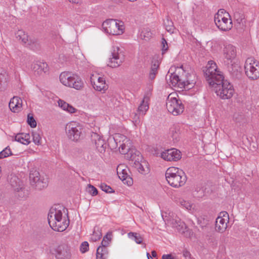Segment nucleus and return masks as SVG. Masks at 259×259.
I'll return each instance as SVG.
<instances>
[{"instance_id": "1", "label": "nucleus", "mask_w": 259, "mask_h": 259, "mask_svg": "<svg viewBox=\"0 0 259 259\" xmlns=\"http://www.w3.org/2000/svg\"><path fill=\"white\" fill-rule=\"evenodd\" d=\"M65 208L60 204L54 205L50 209L48 220L50 227L55 231L63 232L68 227L69 221L63 214Z\"/></svg>"}, {"instance_id": "17", "label": "nucleus", "mask_w": 259, "mask_h": 259, "mask_svg": "<svg viewBox=\"0 0 259 259\" xmlns=\"http://www.w3.org/2000/svg\"><path fill=\"white\" fill-rule=\"evenodd\" d=\"M128 168L123 164H119L117 167V174L119 178L128 186H131L133 183V179L128 175Z\"/></svg>"}, {"instance_id": "23", "label": "nucleus", "mask_w": 259, "mask_h": 259, "mask_svg": "<svg viewBox=\"0 0 259 259\" xmlns=\"http://www.w3.org/2000/svg\"><path fill=\"white\" fill-rule=\"evenodd\" d=\"M225 65L227 66L228 70L233 76L237 77L240 75L241 67L236 59L233 60L231 63L229 62V64H225Z\"/></svg>"}, {"instance_id": "48", "label": "nucleus", "mask_w": 259, "mask_h": 259, "mask_svg": "<svg viewBox=\"0 0 259 259\" xmlns=\"http://www.w3.org/2000/svg\"><path fill=\"white\" fill-rule=\"evenodd\" d=\"M6 72L2 68H0V89H1V84L2 81L6 78Z\"/></svg>"}, {"instance_id": "2", "label": "nucleus", "mask_w": 259, "mask_h": 259, "mask_svg": "<svg viewBox=\"0 0 259 259\" xmlns=\"http://www.w3.org/2000/svg\"><path fill=\"white\" fill-rule=\"evenodd\" d=\"M165 178L168 183L173 187H179L186 182V176L183 171L176 167H170L165 172Z\"/></svg>"}, {"instance_id": "55", "label": "nucleus", "mask_w": 259, "mask_h": 259, "mask_svg": "<svg viewBox=\"0 0 259 259\" xmlns=\"http://www.w3.org/2000/svg\"><path fill=\"white\" fill-rule=\"evenodd\" d=\"M151 254H152V255L153 256V257H156V255H157V253H156V252L154 250H153L152 252H151Z\"/></svg>"}, {"instance_id": "11", "label": "nucleus", "mask_w": 259, "mask_h": 259, "mask_svg": "<svg viewBox=\"0 0 259 259\" xmlns=\"http://www.w3.org/2000/svg\"><path fill=\"white\" fill-rule=\"evenodd\" d=\"M124 59L122 49L118 47H114L107 65L111 68L118 67L124 62Z\"/></svg>"}, {"instance_id": "8", "label": "nucleus", "mask_w": 259, "mask_h": 259, "mask_svg": "<svg viewBox=\"0 0 259 259\" xmlns=\"http://www.w3.org/2000/svg\"><path fill=\"white\" fill-rule=\"evenodd\" d=\"M204 73L206 79L209 85L214 82H220L224 77L221 72L218 70L217 64L213 61H208Z\"/></svg>"}, {"instance_id": "44", "label": "nucleus", "mask_w": 259, "mask_h": 259, "mask_svg": "<svg viewBox=\"0 0 259 259\" xmlns=\"http://www.w3.org/2000/svg\"><path fill=\"white\" fill-rule=\"evenodd\" d=\"M100 188L102 191H103L106 193H112L114 192V191L111 188V187H110L109 186H108L104 183L101 184Z\"/></svg>"}, {"instance_id": "36", "label": "nucleus", "mask_w": 259, "mask_h": 259, "mask_svg": "<svg viewBox=\"0 0 259 259\" xmlns=\"http://www.w3.org/2000/svg\"><path fill=\"white\" fill-rule=\"evenodd\" d=\"M112 234L111 232L107 233V234L104 237L103 239L101 242V245L100 246L107 248L111 242L112 239Z\"/></svg>"}, {"instance_id": "59", "label": "nucleus", "mask_w": 259, "mask_h": 259, "mask_svg": "<svg viewBox=\"0 0 259 259\" xmlns=\"http://www.w3.org/2000/svg\"><path fill=\"white\" fill-rule=\"evenodd\" d=\"M148 259H150V258H148Z\"/></svg>"}, {"instance_id": "45", "label": "nucleus", "mask_w": 259, "mask_h": 259, "mask_svg": "<svg viewBox=\"0 0 259 259\" xmlns=\"http://www.w3.org/2000/svg\"><path fill=\"white\" fill-rule=\"evenodd\" d=\"M89 249V243L87 241L82 242L80 245V250L82 253H84Z\"/></svg>"}, {"instance_id": "32", "label": "nucleus", "mask_w": 259, "mask_h": 259, "mask_svg": "<svg viewBox=\"0 0 259 259\" xmlns=\"http://www.w3.org/2000/svg\"><path fill=\"white\" fill-rule=\"evenodd\" d=\"M133 166L137 168L138 171L142 174H145L148 171L146 163L141 161H137V163L133 164Z\"/></svg>"}, {"instance_id": "31", "label": "nucleus", "mask_w": 259, "mask_h": 259, "mask_svg": "<svg viewBox=\"0 0 259 259\" xmlns=\"http://www.w3.org/2000/svg\"><path fill=\"white\" fill-rule=\"evenodd\" d=\"M58 104L63 110L67 111L69 113H73L76 111V109L75 108L63 100H59Z\"/></svg>"}, {"instance_id": "29", "label": "nucleus", "mask_w": 259, "mask_h": 259, "mask_svg": "<svg viewBox=\"0 0 259 259\" xmlns=\"http://www.w3.org/2000/svg\"><path fill=\"white\" fill-rule=\"evenodd\" d=\"M15 139L24 145H28L30 143V136L29 134H18L15 136Z\"/></svg>"}, {"instance_id": "10", "label": "nucleus", "mask_w": 259, "mask_h": 259, "mask_svg": "<svg viewBox=\"0 0 259 259\" xmlns=\"http://www.w3.org/2000/svg\"><path fill=\"white\" fill-rule=\"evenodd\" d=\"M245 72L251 79H256L259 77V66L258 62L253 58L246 59L244 65Z\"/></svg>"}, {"instance_id": "16", "label": "nucleus", "mask_w": 259, "mask_h": 259, "mask_svg": "<svg viewBox=\"0 0 259 259\" xmlns=\"http://www.w3.org/2000/svg\"><path fill=\"white\" fill-rule=\"evenodd\" d=\"M20 182L19 179L16 176L12 177L10 181L11 186L14 188L15 196L19 199H21L25 198L27 193L23 185L20 184Z\"/></svg>"}, {"instance_id": "5", "label": "nucleus", "mask_w": 259, "mask_h": 259, "mask_svg": "<svg viewBox=\"0 0 259 259\" xmlns=\"http://www.w3.org/2000/svg\"><path fill=\"white\" fill-rule=\"evenodd\" d=\"M59 78L61 82L66 87L77 90H81L83 88V81L76 74L71 72H63L60 74Z\"/></svg>"}, {"instance_id": "27", "label": "nucleus", "mask_w": 259, "mask_h": 259, "mask_svg": "<svg viewBox=\"0 0 259 259\" xmlns=\"http://www.w3.org/2000/svg\"><path fill=\"white\" fill-rule=\"evenodd\" d=\"M159 64V61L157 59L154 58L152 61L150 70L149 73V78L150 79L153 80L155 78V76L158 73Z\"/></svg>"}, {"instance_id": "4", "label": "nucleus", "mask_w": 259, "mask_h": 259, "mask_svg": "<svg viewBox=\"0 0 259 259\" xmlns=\"http://www.w3.org/2000/svg\"><path fill=\"white\" fill-rule=\"evenodd\" d=\"M210 85L213 88L217 96L223 99L231 98L234 93L233 85L227 80H224V77L220 82H214Z\"/></svg>"}, {"instance_id": "52", "label": "nucleus", "mask_w": 259, "mask_h": 259, "mask_svg": "<svg viewBox=\"0 0 259 259\" xmlns=\"http://www.w3.org/2000/svg\"><path fill=\"white\" fill-rule=\"evenodd\" d=\"M162 259H174L171 255L170 254H163L162 256Z\"/></svg>"}, {"instance_id": "15", "label": "nucleus", "mask_w": 259, "mask_h": 259, "mask_svg": "<svg viewBox=\"0 0 259 259\" xmlns=\"http://www.w3.org/2000/svg\"><path fill=\"white\" fill-rule=\"evenodd\" d=\"M169 223L173 228H176L179 233L184 234L186 237H190L192 235L191 230L188 229L185 223L181 221L179 218L176 217L175 219L170 220Z\"/></svg>"}, {"instance_id": "47", "label": "nucleus", "mask_w": 259, "mask_h": 259, "mask_svg": "<svg viewBox=\"0 0 259 259\" xmlns=\"http://www.w3.org/2000/svg\"><path fill=\"white\" fill-rule=\"evenodd\" d=\"M205 239L209 243H213L215 241V237L213 233H209L205 236Z\"/></svg>"}, {"instance_id": "43", "label": "nucleus", "mask_w": 259, "mask_h": 259, "mask_svg": "<svg viewBox=\"0 0 259 259\" xmlns=\"http://www.w3.org/2000/svg\"><path fill=\"white\" fill-rule=\"evenodd\" d=\"M27 121L30 127L34 128L36 126V122L34 119L33 117L30 115V114H29L27 115Z\"/></svg>"}, {"instance_id": "38", "label": "nucleus", "mask_w": 259, "mask_h": 259, "mask_svg": "<svg viewBox=\"0 0 259 259\" xmlns=\"http://www.w3.org/2000/svg\"><path fill=\"white\" fill-rule=\"evenodd\" d=\"M128 236L130 238L134 237V240L138 244H141L142 243L143 238L140 234L137 233L130 232L128 234Z\"/></svg>"}, {"instance_id": "21", "label": "nucleus", "mask_w": 259, "mask_h": 259, "mask_svg": "<svg viewBox=\"0 0 259 259\" xmlns=\"http://www.w3.org/2000/svg\"><path fill=\"white\" fill-rule=\"evenodd\" d=\"M118 138L123 139L122 143L119 145V151L122 154L126 155L132 148L131 146V142L123 135L116 134L114 138L115 141L116 142L118 140Z\"/></svg>"}, {"instance_id": "39", "label": "nucleus", "mask_w": 259, "mask_h": 259, "mask_svg": "<svg viewBox=\"0 0 259 259\" xmlns=\"http://www.w3.org/2000/svg\"><path fill=\"white\" fill-rule=\"evenodd\" d=\"M32 136L33 141L35 144L38 145L40 144L41 137L39 131L33 132L32 133Z\"/></svg>"}, {"instance_id": "57", "label": "nucleus", "mask_w": 259, "mask_h": 259, "mask_svg": "<svg viewBox=\"0 0 259 259\" xmlns=\"http://www.w3.org/2000/svg\"><path fill=\"white\" fill-rule=\"evenodd\" d=\"M172 26H169V29H168V28L167 27L166 28V30L168 31H171V30H172Z\"/></svg>"}, {"instance_id": "58", "label": "nucleus", "mask_w": 259, "mask_h": 259, "mask_svg": "<svg viewBox=\"0 0 259 259\" xmlns=\"http://www.w3.org/2000/svg\"><path fill=\"white\" fill-rule=\"evenodd\" d=\"M147 256L148 258H149V257H150V255L149 253H147Z\"/></svg>"}, {"instance_id": "35", "label": "nucleus", "mask_w": 259, "mask_h": 259, "mask_svg": "<svg viewBox=\"0 0 259 259\" xmlns=\"http://www.w3.org/2000/svg\"><path fill=\"white\" fill-rule=\"evenodd\" d=\"M17 38L21 40L24 44H29V36L22 30H19L17 32Z\"/></svg>"}, {"instance_id": "28", "label": "nucleus", "mask_w": 259, "mask_h": 259, "mask_svg": "<svg viewBox=\"0 0 259 259\" xmlns=\"http://www.w3.org/2000/svg\"><path fill=\"white\" fill-rule=\"evenodd\" d=\"M149 98L147 96H145L142 101L140 104L138 108V113L140 115H144L149 109Z\"/></svg>"}, {"instance_id": "42", "label": "nucleus", "mask_w": 259, "mask_h": 259, "mask_svg": "<svg viewBox=\"0 0 259 259\" xmlns=\"http://www.w3.org/2000/svg\"><path fill=\"white\" fill-rule=\"evenodd\" d=\"M87 191L92 196H96L98 194L97 189L93 185L89 184L87 187Z\"/></svg>"}, {"instance_id": "12", "label": "nucleus", "mask_w": 259, "mask_h": 259, "mask_svg": "<svg viewBox=\"0 0 259 259\" xmlns=\"http://www.w3.org/2000/svg\"><path fill=\"white\" fill-rule=\"evenodd\" d=\"M30 183L32 187L37 190H41L48 186L46 179L41 178L38 171H31L29 175Z\"/></svg>"}, {"instance_id": "22", "label": "nucleus", "mask_w": 259, "mask_h": 259, "mask_svg": "<svg viewBox=\"0 0 259 259\" xmlns=\"http://www.w3.org/2000/svg\"><path fill=\"white\" fill-rule=\"evenodd\" d=\"M56 257L58 259H69L70 252L69 247L66 244H62L57 247L55 250Z\"/></svg>"}, {"instance_id": "26", "label": "nucleus", "mask_w": 259, "mask_h": 259, "mask_svg": "<svg viewBox=\"0 0 259 259\" xmlns=\"http://www.w3.org/2000/svg\"><path fill=\"white\" fill-rule=\"evenodd\" d=\"M125 157L130 160L134 162V164L137 163V161H141L142 156L140 152L135 148H132L131 150L125 155Z\"/></svg>"}, {"instance_id": "49", "label": "nucleus", "mask_w": 259, "mask_h": 259, "mask_svg": "<svg viewBox=\"0 0 259 259\" xmlns=\"http://www.w3.org/2000/svg\"><path fill=\"white\" fill-rule=\"evenodd\" d=\"M101 236V233H97L95 232H94L93 237L92 238V239L94 240V241H96L98 239L100 238Z\"/></svg>"}, {"instance_id": "3", "label": "nucleus", "mask_w": 259, "mask_h": 259, "mask_svg": "<svg viewBox=\"0 0 259 259\" xmlns=\"http://www.w3.org/2000/svg\"><path fill=\"white\" fill-rule=\"evenodd\" d=\"M65 132L68 138L73 142H79L85 135L84 126L77 122L71 121L65 126Z\"/></svg>"}, {"instance_id": "24", "label": "nucleus", "mask_w": 259, "mask_h": 259, "mask_svg": "<svg viewBox=\"0 0 259 259\" xmlns=\"http://www.w3.org/2000/svg\"><path fill=\"white\" fill-rule=\"evenodd\" d=\"M32 70L37 74H41L48 71V65L46 62L36 61L31 65Z\"/></svg>"}, {"instance_id": "18", "label": "nucleus", "mask_w": 259, "mask_h": 259, "mask_svg": "<svg viewBox=\"0 0 259 259\" xmlns=\"http://www.w3.org/2000/svg\"><path fill=\"white\" fill-rule=\"evenodd\" d=\"M160 157L166 161L179 160L181 158V152L175 148L167 149L160 153Z\"/></svg>"}, {"instance_id": "54", "label": "nucleus", "mask_w": 259, "mask_h": 259, "mask_svg": "<svg viewBox=\"0 0 259 259\" xmlns=\"http://www.w3.org/2000/svg\"><path fill=\"white\" fill-rule=\"evenodd\" d=\"M201 227L202 228V229H205L207 230H208L209 229V226L207 225V224H206L204 226H201Z\"/></svg>"}, {"instance_id": "46", "label": "nucleus", "mask_w": 259, "mask_h": 259, "mask_svg": "<svg viewBox=\"0 0 259 259\" xmlns=\"http://www.w3.org/2000/svg\"><path fill=\"white\" fill-rule=\"evenodd\" d=\"M161 46H162V54L164 53L168 49V45L166 40L165 38H162L161 41Z\"/></svg>"}, {"instance_id": "6", "label": "nucleus", "mask_w": 259, "mask_h": 259, "mask_svg": "<svg viewBox=\"0 0 259 259\" xmlns=\"http://www.w3.org/2000/svg\"><path fill=\"white\" fill-rule=\"evenodd\" d=\"M214 21L217 27L222 31H229L232 28L230 16L224 9H220L214 15Z\"/></svg>"}, {"instance_id": "33", "label": "nucleus", "mask_w": 259, "mask_h": 259, "mask_svg": "<svg viewBox=\"0 0 259 259\" xmlns=\"http://www.w3.org/2000/svg\"><path fill=\"white\" fill-rule=\"evenodd\" d=\"M170 134L175 142L179 140L180 135V128L178 125H174L171 127Z\"/></svg>"}, {"instance_id": "7", "label": "nucleus", "mask_w": 259, "mask_h": 259, "mask_svg": "<svg viewBox=\"0 0 259 259\" xmlns=\"http://www.w3.org/2000/svg\"><path fill=\"white\" fill-rule=\"evenodd\" d=\"M102 27L106 32L112 35L121 34L124 29L123 22L115 19L106 20L103 23Z\"/></svg>"}, {"instance_id": "13", "label": "nucleus", "mask_w": 259, "mask_h": 259, "mask_svg": "<svg viewBox=\"0 0 259 259\" xmlns=\"http://www.w3.org/2000/svg\"><path fill=\"white\" fill-rule=\"evenodd\" d=\"M236 48L231 44H225L223 49V58L224 64H229L236 59Z\"/></svg>"}, {"instance_id": "20", "label": "nucleus", "mask_w": 259, "mask_h": 259, "mask_svg": "<svg viewBox=\"0 0 259 259\" xmlns=\"http://www.w3.org/2000/svg\"><path fill=\"white\" fill-rule=\"evenodd\" d=\"M91 140L98 152L100 153H104L105 152L107 146L101 136L97 133L93 132L91 135Z\"/></svg>"}, {"instance_id": "34", "label": "nucleus", "mask_w": 259, "mask_h": 259, "mask_svg": "<svg viewBox=\"0 0 259 259\" xmlns=\"http://www.w3.org/2000/svg\"><path fill=\"white\" fill-rule=\"evenodd\" d=\"M177 203L178 205L186 210H191L193 208V204L189 201L181 198L179 199Z\"/></svg>"}, {"instance_id": "19", "label": "nucleus", "mask_w": 259, "mask_h": 259, "mask_svg": "<svg viewBox=\"0 0 259 259\" xmlns=\"http://www.w3.org/2000/svg\"><path fill=\"white\" fill-rule=\"evenodd\" d=\"M169 79L174 87L184 88L185 89L189 90L193 87V83H190L188 81H182L179 76L175 73L170 74Z\"/></svg>"}, {"instance_id": "25", "label": "nucleus", "mask_w": 259, "mask_h": 259, "mask_svg": "<svg viewBox=\"0 0 259 259\" xmlns=\"http://www.w3.org/2000/svg\"><path fill=\"white\" fill-rule=\"evenodd\" d=\"M22 101L18 97H14L9 102V108L13 112H18L22 108Z\"/></svg>"}, {"instance_id": "50", "label": "nucleus", "mask_w": 259, "mask_h": 259, "mask_svg": "<svg viewBox=\"0 0 259 259\" xmlns=\"http://www.w3.org/2000/svg\"><path fill=\"white\" fill-rule=\"evenodd\" d=\"M99 76L97 74H92V75L91 76V77H90V80H91L92 84L93 83H95L97 81V80L98 79V78H99Z\"/></svg>"}, {"instance_id": "9", "label": "nucleus", "mask_w": 259, "mask_h": 259, "mask_svg": "<svg viewBox=\"0 0 259 259\" xmlns=\"http://www.w3.org/2000/svg\"><path fill=\"white\" fill-rule=\"evenodd\" d=\"M166 108L169 113L175 116L182 113L184 110L182 101L173 97L172 94L169 95L167 98Z\"/></svg>"}, {"instance_id": "51", "label": "nucleus", "mask_w": 259, "mask_h": 259, "mask_svg": "<svg viewBox=\"0 0 259 259\" xmlns=\"http://www.w3.org/2000/svg\"><path fill=\"white\" fill-rule=\"evenodd\" d=\"M241 117V116L239 115L238 113H235L233 115V119L236 122L239 121V118Z\"/></svg>"}, {"instance_id": "41", "label": "nucleus", "mask_w": 259, "mask_h": 259, "mask_svg": "<svg viewBox=\"0 0 259 259\" xmlns=\"http://www.w3.org/2000/svg\"><path fill=\"white\" fill-rule=\"evenodd\" d=\"M140 36L142 39L147 40L151 37L152 33L148 29H146L141 32Z\"/></svg>"}, {"instance_id": "14", "label": "nucleus", "mask_w": 259, "mask_h": 259, "mask_svg": "<svg viewBox=\"0 0 259 259\" xmlns=\"http://www.w3.org/2000/svg\"><path fill=\"white\" fill-rule=\"evenodd\" d=\"M229 220V218L228 212L226 211L221 212L215 221V230L219 233L224 232L227 228Z\"/></svg>"}, {"instance_id": "37", "label": "nucleus", "mask_w": 259, "mask_h": 259, "mask_svg": "<svg viewBox=\"0 0 259 259\" xmlns=\"http://www.w3.org/2000/svg\"><path fill=\"white\" fill-rule=\"evenodd\" d=\"M92 86L94 89L97 91H102L106 89V82H96L93 83Z\"/></svg>"}, {"instance_id": "40", "label": "nucleus", "mask_w": 259, "mask_h": 259, "mask_svg": "<svg viewBox=\"0 0 259 259\" xmlns=\"http://www.w3.org/2000/svg\"><path fill=\"white\" fill-rule=\"evenodd\" d=\"M11 150L9 146L5 148L2 151L0 152V159H3L12 155Z\"/></svg>"}, {"instance_id": "30", "label": "nucleus", "mask_w": 259, "mask_h": 259, "mask_svg": "<svg viewBox=\"0 0 259 259\" xmlns=\"http://www.w3.org/2000/svg\"><path fill=\"white\" fill-rule=\"evenodd\" d=\"M108 254V251L106 247L99 246L97 249V259H106Z\"/></svg>"}, {"instance_id": "53", "label": "nucleus", "mask_w": 259, "mask_h": 259, "mask_svg": "<svg viewBox=\"0 0 259 259\" xmlns=\"http://www.w3.org/2000/svg\"><path fill=\"white\" fill-rule=\"evenodd\" d=\"M105 82V79L101 76H99V78H98V79L96 81V82Z\"/></svg>"}, {"instance_id": "56", "label": "nucleus", "mask_w": 259, "mask_h": 259, "mask_svg": "<svg viewBox=\"0 0 259 259\" xmlns=\"http://www.w3.org/2000/svg\"><path fill=\"white\" fill-rule=\"evenodd\" d=\"M77 0H68V1L70 3H77Z\"/></svg>"}]
</instances>
